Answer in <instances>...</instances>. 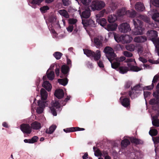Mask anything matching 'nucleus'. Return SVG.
Segmentation results:
<instances>
[{"mask_svg": "<svg viewBox=\"0 0 159 159\" xmlns=\"http://www.w3.org/2000/svg\"><path fill=\"white\" fill-rule=\"evenodd\" d=\"M147 35L149 39L153 42L159 54V38H157V32L153 30L148 31L147 33Z\"/></svg>", "mask_w": 159, "mask_h": 159, "instance_id": "obj_1", "label": "nucleus"}, {"mask_svg": "<svg viewBox=\"0 0 159 159\" xmlns=\"http://www.w3.org/2000/svg\"><path fill=\"white\" fill-rule=\"evenodd\" d=\"M84 53L87 56L91 59L93 58L95 61H98L101 57V52L99 50H97L95 52L91 50L83 49Z\"/></svg>", "mask_w": 159, "mask_h": 159, "instance_id": "obj_2", "label": "nucleus"}, {"mask_svg": "<svg viewBox=\"0 0 159 159\" xmlns=\"http://www.w3.org/2000/svg\"><path fill=\"white\" fill-rule=\"evenodd\" d=\"M106 56L109 61L111 63L116 56L114 50L112 48L109 46L106 47L104 50Z\"/></svg>", "mask_w": 159, "mask_h": 159, "instance_id": "obj_3", "label": "nucleus"}, {"mask_svg": "<svg viewBox=\"0 0 159 159\" xmlns=\"http://www.w3.org/2000/svg\"><path fill=\"white\" fill-rule=\"evenodd\" d=\"M105 5V3L103 1H95L92 2L91 7L93 11L100 10L103 8Z\"/></svg>", "mask_w": 159, "mask_h": 159, "instance_id": "obj_4", "label": "nucleus"}, {"mask_svg": "<svg viewBox=\"0 0 159 159\" xmlns=\"http://www.w3.org/2000/svg\"><path fill=\"white\" fill-rule=\"evenodd\" d=\"M105 12V10L104 9L101 11L99 13L96 15V16L97 18V22L102 26H105L107 23V20L105 18L100 19V18L103 16Z\"/></svg>", "mask_w": 159, "mask_h": 159, "instance_id": "obj_5", "label": "nucleus"}, {"mask_svg": "<svg viewBox=\"0 0 159 159\" xmlns=\"http://www.w3.org/2000/svg\"><path fill=\"white\" fill-rule=\"evenodd\" d=\"M61 107V105L57 101H52V107L50 108L51 112L54 116H56L57 113L56 109L59 110Z\"/></svg>", "mask_w": 159, "mask_h": 159, "instance_id": "obj_6", "label": "nucleus"}, {"mask_svg": "<svg viewBox=\"0 0 159 159\" xmlns=\"http://www.w3.org/2000/svg\"><path fill=\"white\" fill-rule=\"evenodd\" d=\"M20 129L24 134H30L32 132L31 127L28 124L23 123L20 125Z\"/></svg>", "mask_w": 159, "mask_h": 159, "instance_id": "obj_7", "label": "nucleus"}, {"mask_svg": "<svg viewBox=\"0 0 159 159\" xmlns=\"http://www.w3.org/2000/svg\"><path fill=\"white\" fill-rule=\"evenodd\" d=\"M119 29L120 32L123 33H127L131 30L129 25L126 23H122L120 25Z\"/></svg>", "mask_w": 159, "mask_h": 159, "instance_id": "obj_8", "label": "nucleus"}, {"mask_svg": "<svg viewBox=\"0 0 159 159\" xmlns=\"http://www.w3.org/2000/svg\"><path fill=\"white\" fill-rule=\"evenodd\" d=\"M70 67L67 65H63L61 67V71L62 75L60 76L61 78H63V76L67 77L69 75L70 71Z\"/></svg>", "mask_w": 159, "mask_h": 159, "instance_id": "obj_9", "label": "nucleus"}, {"mask_svg": "<svg viewBox=\"0 0 159 159\" xmlns=\"http://www.w3.org/2000/svg\"><path fill=\"white\" fill-rule=\"evenodd\" d=\"M123 97L120 98V100L121 105L127 108H130V99L129 98L125 97L122 99Z\"/></svg>", "mask_w": 159, "mask_h": 159, "instance_id": "obj_10", "label": "nucleus"}, {"mask_svg": "<svg viewBox=\"0 0 159 159\" xmlns=\"http://www.w3.org/2000/svg\"><path fill=\"white\" fill-rule=\"evenodd\" d=\"M82 24L84 26H89L91 27H95V25L94 21L92 19L85 20L82 19Z\"/></svg>", "mask_w": 159, "mask_h": 159, "instance_id": "obj_11", "label": "nucleus"}, {"mask_svg": "<svg viewBox=\"0 0 159 159\" xmlns=\"http://www.w3.org/2000/svg\"><path fill=\"white\" fill-rule=\"evenodd\" d=\"M90 16V10L89 8L86 7L85 10L83 11L81 15V18H89Z\"/></svg>", "mask_w": 159, "mask_h": 159, "instance_id": "obj_12", "label": "nucleus"}, {"mask_svg": "<svg viewBox=\"0 0 159 159\" xmlns=\"http://www.w3.org/2000/svg\"><path fill=\"white\" fill-rule=\"evenodd\" d=\"M144 28L142 26H140L136 27L133 30L132 34L134 35H141L143 34Z\"/></svg>", "mask_w": 159, "mask_h": 159, "instance_id": "obj_13", "label": "nucleus"}, {"mask_svg": "<svg viewBox=\"0 0 159 159\" xmlns=\"http://www.w3.org/2000/svg\"><path fill=\"white\" fill-rule=\"evenodd\" d=\"M64 93L62 89H58L55 91L54 95L58 99L63 98L64 96Z\"/></svg>", "mask_w": 159, "mask_h": 159, "instance_id": "obj_14", "label": "nucleus"}, {"mask_svg": "<svg viewBox=\"0 0 159 159\" xmlns=\"http://www.w3.org/2000/svg\"><path fill=\"white\" fill-rule=\"evenodd\" d=\"M44 0H32L30 2V5L32 8L34 9L37 7L36 5H39Z\"/></svg>", "mask_w": 159, "mask_h": 159, "instance_id": "obj_15", "label": "nucleus"}, {"mask_svg": "<svg viewBox=\"0 0 159 159\" xmlns=\"http://www.w3.org/2000/svg\"><path fill=\"white\" fill-rule=\"evenodd\" d=\"M102 40L98 38H95L94 42L95 46L98 48H100L102 47Z\"/></svg>", "mask_w": 159, "mask_h": 159, "instance_id": "obj_16", "label": "nucleus"}, {"mask_svg": "<svg viewBox=\"0 0 159 159\" xmlns=\"http://www.w3.org/2000/svg\"><path fill=\"white\" fill-rule=\"evenodd\" d=\"M147 40V37L144 36H137L135 37L134 41L137 43H143L146 41Z\"/></svg>", "mask_w": 159, "mask_h": 159, "instance_id": "obj_17", "label": "nucleus"}, {"mask_svg": "<svg viewBox=\"0 0 159 159\" xmlns=\"http://www.w3.org/2000/svg\"><path fill=\"white\" fill-rule=\"evenodd\" d=\"M31 128L34 129L38 130L41 128V124L37 121H35L32 123L31 124Z\"/></svg>", "mask_w": 159, "mask_h": 159, "instance_id": "obj_18", "label": "nucleus"}, {"mask_svg": "<svg viewBox=\"0 0 159 159\" xmlns=\"http://www.w3.org/2000/svg\"><path fill=\"white\" fill-rule=\"evenodd\" d=\"M135 8L138 11H143L145 8L143 3L141 2H138L135 5Z\"/></svg>", "mask_w": 159, "mask_h": 159, "instance_id": "obj_19", "label": "nucleus"}, {"mask_svg": "<svg viewBox=\"0 0 159 159\" xmlns=\"http://www.w3.org/2000/svg\"><path fill=\"white\" fill-rule=\"evenodd\" d=\"M122 43H127L130 42L132 39V38L128 35H123Z\"/></svg>", "mask_w": 159, "mask_h": 159, "instance_id": "obj_20", "label": "nucleus"}, {"mask_svg": "<svg viewBox=\"0 0 159 159\" xmlns=\"http://www.w3.org/2000/svg\"><path fill=\"white\" fill-rule=\"evenodd\" d=\"M40 94L41 100H46L47 99L48 94L47 91L44 89L42 88L40 90Z\"/></svg>", "mask_w": 159, "mask_h": 159, "instance_id": "obj_21", "label": "nucleus"}, {"mask_svg": "<svg viewBox=\"0 0 159 159\" xmlns=\"http://www.w3.org/2000/svg\"><path fill=\"white\" fill-rule=\"evenodd\" d=\"M42 86L43 87L45 88V89L48 91H49L51 90L52 87V85L48 81H45L43 82Z\"/></svg>", "mask_w": 159, "mask_h": 159, "instance_id": "obj_22", "label": "nucleus"}, {"mask_svg": "<svg viewBox=\"0 0 159 159\" xmlns=\"http://www.w3.org/2000/svg\"><path fill=\"white\" fill-rule=\"evenodd\" d=\"M129 70V68L127 66H121L119 67L117 71L122 74H124L127 73Z\"/></svg>", "mask_w": 159, "mask_h": 159, "instance_id": "obj_23", "label": "nucleus"}, {"mask_svg": "<svg viewBox=\"0 0 159 159\" xmlns=\"http://www.w3.org/2000/svg\"><path fill=\"white\" fill-rule=\"evenodd\" d=\"M130 144L129 141L127 139H124L121 141V145L122 149L126 148L127 146Z\"/></svg>", "mask_w": 159, "mask_h": 159, "instance_id": "obj_24", "label": "nucleus"}, {"mask_svg": "<svg viewBox=\"0 0 159 159\" xmlns=\"http://www.w3.org/2000/svg\"><path fill=\"white\" fill-rule=\"evenodd\" d=\"M133 22L135 27L142 26L143 22L138 19H134L133 20Z\"/></svg>", "mask_w": 159, "mask_h": 159, "instance_id": "obj_25", "label": "nucleus"}, {"mask_svg": "<svg viewBox=\"0 0 159 159\" xmlns=\"http://www.w3.org/2000/svg\"><path fill=\"white\" fill-rule=\"evenodd\" d=\"M57 128V126L55 125H52L49 129H47L46 130V133L48 134H52L55 131Z\"/></svg>", "mask_w": 159, "mask_h": 159, "instance_id": "obj_26", "label": "nucleus"}, {"mask_svg": "<svg viewBox=\"0 0 159 159\" xmlns=\"http://www.w3.org/2000/svg\"><path fill=\"white\" fill-rule=\"evenodd\" d=\"M58 12L60 15L64 16L65 18H68L69 17V15L68 13L65 9L60 10Z\"/></svg>", "mask_w": 159, "mask_h": 159, "instance_id": "obj_27", "label": "nucleus"}, {"mask_svg": "<svg viewBox=\"0 0 159 159\" xmlns=\"http://www.w3.org/2000/svg\"><path fill=\"white\" fill-rule=\"evenodd\" d=\"M116 20L117 17L114 14L110 15L108 17V21L110 23L114 22Z\"/></svg>", "mask_w": 159, "mask_h": 159, "instance_id": "obj_28", "label": "nucleus"}, {"mask_svg": "<svg viewBox=\"0 0 159 159\" xmlns=\"http://www.w3.org/2000/svg\"><path fill=\"white\" fill-rule=\"evenodd\" d=\"M68 80L66 77L65 78L59 79L58 80V82L64 86H65L67 85L68 83Z\"/></svg>", "mask_w": 159, "mask_h": 159, "instance_id": "obj_29", "label": "nucleus"}, {"mask_svg": "<svg viewBox=\"0 0 159 159\" xmlns=\"http://www.w3.org/2000/svg\"><path fill=\"white\" fill-rule=\"evenodd\" d=\"M130 141L132 143H134L136 144H142L143 143V142L141 140L136 139L134 137L131 138Z\"/></svg>", "mask_w": 159, "mask_h": 159, "instance_id": "obj_30", "label": "nucleus"}, {"mask_svg": "<svg viewBox=\"0 0 159 159\" xmlns=\"http://www.w3.org/2000/svg\"><path fill=\"white\" fill-rule=\"evenodd\" d=\"M123 35H120L119 34H115L114 35V38L115 40L118 43L122 42Z\"/></svg>", "mask_w": 159, "mask_h": 159, "instance_id": "obj_31", "label": "nucleus"}, {"mask_svg": "<svg viewBox=\"0 0 159 159\" xmlns=\"http://www.w3.org/2000/svg\"><path fill=\"white\" fill-rule=\"evenodd\" d=\"M112 61L111 63V67L117 71L118 69H119V68L120 67V63L118 61L114 62L112 63Z\"/></svg>", "mask_w": 159, "mask_h": 159, "instance_id": "obj_32", "label": "nucleus"}, {"mask_svg": "<svg viewBox=\"0 0 159 159\" xmlns=\"http://www.w3.org/2000/svg\"><path fill=\"white\" fill-rule=\"evenodd\" d=\"M48 70L47 72V75L48 78L49 80H53L55 77L54 72L53 71H51L49 73H48Z\"/></svg>", "mask_w": 159, "mask_h": 159, "instance_id": "obj_33", "label": "nucleus"}, {"mask_svg": "<svg viewBox=\"0 0 159 159\" xmlns=\"http://www.w3.org/2000/svg\"><path fill=\"white\" fill-rule=\"evenodd\" d=\"M127 11L125 12V9L122 8L119 10L117 11V15L119 16H121L125 14H127Z\"/></svg>", "mask_w": 159, "mask_h": 159, "instance_id": "obj_34", "label": "nucleus"}, {"mask_svg": "<svg viewBox=\"0 0 159 159\" xmlns=\"http://www.w3.org/2000/svg\"><path fill=\"white\" fill-rule=\"evenodd\" d=\"M116 25L108 24L107 27V29L108 31H114L116 29Z\"/></svg>", "mask_w": 159, "mask_h": 159, "instance_id": "obj_35", "label": "nucleus"}, {"mask_svg": "<svg viewBox=\"0 0 159 159\" xmlns=\"http://www.w3.org/2000/svg\"><path fill=\"white\" fill-rule=\"evenodd\" d=\"M159 103V99L156 98H153L150 99L149 102V103L151 105L158 104Z\"/></svg>", "mask_w": 159, "mask_h": 159, "instance_id": "obj_36", "label": "nucleus"}, {"mask_svg": "<svg viewBox=\"0 0 159 159\" xmlns=\"http://www.w3.org/2000/svg\"><path fill=\"white\" fill-rule=\"evenodd\" d=\"M129 96L132 99H133L137 97L138 93L136 92L129 91L128 93Z\"/></svg>", "mask_w": 159, "mask_h": 159, "instance_id": "obj_37", "label": "nucleus"}, {"mask_svg": "<svg viewBox=\"0 0 159 159\" xmlns=\"http://www.w3.org/2000/svg\"><path fill=\"white\" fill-rule=\"evenodd\" d=\"M135 46L133 44H130L126 46V48L127 50L130 52L133 51L135 49Z\"/></svg>", "mask_w": 159, "mask_h": 159, "instance_id": "obj_38", "label": "nucleus"}, {"mask_svg": "<svg viewBox=\"0 0 159 159\" xmlns=\"http://www.w3.org/2000/svg\"><path fill=\"white\" fill-rule=\"evenodd\" d=\"M152 19L155 21L159 22V13H155L152 15Z\"/></svg>", "mask_w": 159, "mask_h": 159, "instance_id": "obj_39", "label": "nucleus"}, {"mask_svg": "<svg viewBox=\"0 0 159 159\" xmlns=\"http://www.w3.org/2000/svg\"><path fill=\"white\" fill-rule=\"evenodd\" d=\"M62 55V54L61 53L58 52H55L53 54L54 56L57 60L60 59Z\"/></svg>", "mask_w": 159, "mask_h": 159, "instance_id": "obj_40", "label": "nucleus"}, {"mask_svg": "<svg viewBox=\"0 0 159 159\" xmlns=\"http://www.w3.org/2000/svg\"><path fill=\"white\" fill-rule=\"evenodd\" d=\"M149 134L151 136H155L157 135L158 131L156 129H151L149 132Z\"/></svg>", "mask_w": 159, "mask_h": 159, "instance_id": "obj_41", "label": "nucleus"}, {"mask_svg": "<svg viewBox=\"0 0 159 159\" xmlns=\"http://www.w3.org/2000/svg\"><path fill=\"white\" fill-rule=\"evenodd\" d=\"M63 131L66 133H68L75 131V130L74 127H73L64 129Z\"/></svg>", "mask_w": 159, "mask_h": 159, "instance_id": "obj_42", "label": "nucleus"}, {"mask_svg": "<svg viewBox=\"0 0 159 159\" xmlns=\"http://www.w3.org/2000/svg\"><path fill=\"white\" fill-rule=\"evenodd\" d=\"M128 13H129V16L131 18H134V17L136 14V12L134 10L130 12L129 11H127V14L128 15Z\"/></svg>", "mask_w": 159, "mask_h": 159, "instance_id": "obj_43", "label": "nucleus"}, {"mask_svg": "<svg viewBox=\"0 0 159 159\" xmlns=\"http://www.w3.org/2000/svg\"><path fill=\"white\" fill-rule=\"evenodd\" d=\"M77 21V20L76 19L74 18L70 19L69 20V23L70 25H75Z\"/></svg>", "mask_w": 159, "mask_h": 159, "instance_id": "obj_44", "label": "nucleus"}, {"mask_svg": "<svg viewBox=\"0 0 159 159\" xmlns=\"http://www.w3.org/2000/svg\"><path fill=\"white\" fill-rule=\"evenodd\" d=\"M159 79V76L158 75H156L153 77L152 81V84H156L158 82Z\"/></svg>", "mask_w": 159, "mask_h": 159, "instance_id": "obj_45", "label": "nucleus"}, {"mask_svg": "<svg viewBox=\"0 0 159 159\" xmlns=\"http://www.w3.org/2000/svg\"><path fill=\"white\" fill-rule=\"evenodd\" d=\"M49 8L47 6H43L40 8V10L42 13H45L46 11L49 10Z\"/></svg>", "mask_w": 159, "mask_h": 159, "instance_id": "obj_46", "label": "nucleus"}, {"mask_svg": "<svg viewBox=\"0 0 159 159\" xmlns=\"http://www.w3.org/2000/svg\"><path fill=\"white\" fill-rule=\"evenodd\" d=\"M45 100H41V101H38V106L41 107L43 108L45 107V103H46Z\"/></svg>", "mask_w": 159, "mask_h": 159, "instance_id": "obj_47", "label": "nucleus"}, {"mask_svg": "<svg viewBox=\"0 0 159 159\" xmlns=\"http://www.w3.org/2000/svg\"><path fill=\"white\" fill-rule=\"evenodd\" d=\"M152 125L155 126H159V120L154 119L152 121Z\"/></svg>", "mask_w": 159, "mask_h": 159, "instance_id": "obj_48", "label": "nucleus"}, {"mask_svg": "<svg viewBox=\"0 0 159 159\" xmlns=\"http://www.w3.org/2000/svg\"><path fill=\"white\" fill-rule=\"evenodd\" d=\"M139 17L145 22H148L149 20V18L146 16L141 15Z\"/></svg>", "mask_w": 159, "mask_h": 159, "instance_id": "obj_49", "label": "nucleus"}, {"mask_svg": "<svg viewBox=\"0 0 159 159\" xmlns=\"http://www.w3.org/2000/svg\"><path fill=\"white\" fill-rule=\"evenodd\" d=\"M94 155L97 157H101L102 156V154L99 149H98L94 152Z\"/></svg>", "mask_w": 159, "mask_h": 159, "instance_id": "obj_50", "label": "nucleus"}, {"mask_svg": "<svg viewBox=\"0 0 159 159\" xmlns=\"http://www.w3.org/2000/svg\"><path fill=\"white\" fill-rule=\"evenodd\" d=\"M80 1L83 4L86 6L88 5L91 1V0H80Z\"/></svg>", "mask_w": 159, "mask_h": 159, "instance_id": "obj_51", "label": "nucleus"}, {"mask_svg": "<svg viewBox=\"0 0 159 159\" xmlns=\"http://www.w3.org/2000/svg\"><path fill=\"white\" fill-rule=\"evenodd\" d=\"M153 95L156 98L159 99V89H157V91L153 93Z\"/></svg>", "mask_w": 159, "mask_h": 159, "instance_id": "obj_52", "label": "nucleus"}, {"mask_svg": "<svg viewBox=\"0 0 159 159\" xmlns=\"http://www.w3.org/2000/svg\"><path fill=\"white\" fill-rule=\"evenodd\" d=\"M140 86L139 84H137L133 87H131V90L133 91L139 90Z\"/></svg>", "mask_w": 159, "mask_h": 159, "instance_id": "obj_53", "label": "nucleus"}, {"mask_svg": "<svg viewBox=\"0 0 159 159\" xmlns=\"http://www.w3.org/2000/svg\"><path fill=\"white\" fill-rule=\"evenodd\" d=\"M124 55L125 56L128 57H131L133 55L131 53L127 51L124 52Z\"/></svg>", "mask_w": 159, "mask_h": 159, "instance_id": "obj_54", "label": "nucleus"}, {"mask_svg": "<svg viewBox=\"0 0 159 159\" xmlns=\"http://www.w3.org/2000/svg\"><path fill=\"white\" fill-rule=\"evenodd\" d=\"M131 70L134 71H138L140 70V68L137 66H133L131 67Z\"/></svg>", "mask_w": 159, "mask_h": 159, "instance_id": "obj_55", "label": "nucleus"}, {"mask_svg": "<svg viewBox=\"0 0 159 159\" xmlns=\"http://www.w3.org/2000/svg\"><path fill=\"white\" fill-rule=\"evenodd\" d=\"M43 108L42 107H37L36 109V112L38 114H41L43 112Z\"/></svg>", "mask_w": 159, "mask_h": 159, "instance_id": "obj_56", "label": "nucleus"}, {"mask_svg": "<svg viewBox=\"0 0 159 159\" xmlns=\"http://www.w3.org/2000/svg\"><path fill=\"white\" fill-rule=\"evenodd\" d=\"M152 4L155 6L159 7V0H153Z\"/></svg>", "mask_w": 159, "mask_h": 159, "instance_id": "obj_57", "label": "nucleus"}, {"mask_svg": "<svg viewBox=\"0 0 159 159\" xmlns=\"http://www.w3.org/2000/svg\"><path fill=\"white\" fill-rule=\"evenodd\" d=\"M125 59V57L124 56L121 57L119 58H117L116 59V61L118 62L122 61Z\"/></svg>", "mask_w": 159, "mask_h": 159, "instance_id": "obj_58", "label": "nucleus"}, {"mask_svg": "<svg viewBox=\"0 0 159 159\" xmlns=\"http://www.w3.org/2000/svg\"><path fill=\"white\" fill-rule=\"evenodd\" d=\"M39 138L36 136H34L31 139V142L33 143H34L37 141L38 140Z\"/></svg>", "mask_w": 159, "mask_h": 159, "instance_id": "obj_59", "label": "nucleus"}, {"mask_svg": "<svg viewBox=\"0 0 159 159\" xmlns=\"http://www.w3.org/2000/svg\"><path fill=\"white\" fill-rule=\"evenodd\" d=\"M151 93L148 91H144L143 94L145 98H147L149 96Z\"/></svg>", "mask_w": 159, "mask_h": 159, "instance_id": "obj_60", "label": "nucleus"}, {"mask_svg": "<svg viewBox=\"0 0 159 159\" xmlns=\"http://www.w3.org/2000/svg\"><path fill=\"white\" fill-rule=\"evenodd\" d=\"M132 84V82L131 81H127L126 82L125 85V87L126 88H129L131 85Z\"/></svg>", "mask_w": 159, "mask_h": 159, "instance_id": "obj_61", "label": "nucleus"}, {"mask_svg": "<svg viewBox=\"0 0 159 159\" xmlns=\"http://www.w3.org/2000/svg\"><path fill=\"white\" fill-rule=\"evenodd\" d=\"M64 6H67L69 5V0H62Z\"/></svg>", "mask_w": 159, "mask_h": 159, "instance_id": "obj_62", "label": "nucleus"}, {"mask_svg": "<svg viewBox=\"0 0 159 159\" xmlns=\"http://www.w3.org/2000/svg\"><path fill=\"white\" fill-rule=\"evenodd\" d=\"M97 64L98 66L100 68H103L104 67V65L102 61L101 60H99L97 62Z\"/></svg>", "mask_w": 159, "mask_h": 159, "instance_id": "obj_63", "label": "nucleus"}, {"mask_svg": "<svg viewBox=\"0 0 159 159\" xmlns=\"http://www.w3.org/2000/svg\"><path fill=\"white\" fill-rule=\"evenodd\" d=\"M73 28L74 27L72 25H70L67 28V29L68 32H71L73 30Z\"/></svg>", "mask_w": 159, "mask_h": 159, "instance_id": "obj_64", "label": "nucleus"}]
</instances>
